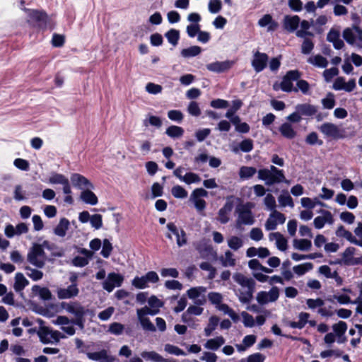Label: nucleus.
Listing matches in <instances>:
<instances>
[{"label":"nucleus","instance_id":"f257e3e1","mask_svg":"<svg viewBox=\"0 0 362 362\" xmlns=\"http://www.w3.org/2000/svg\"><path fill=\"white\" fill-rule=\"evenodd\" d=\"M48 245L49 243L46 240L42 245L34 243L28 253L27 260L37 268H42L47 259L43 247H48Z\"/></svg>","mask_w":362,"mask_h":362},{"label":"nucleus","instance_id":"f03ea898","mask_svg":"<svg viewBox=\"0 0 362 362\" xmlns=\"http://www.w3.org/2000/svg\"><path fill=\"white\" fill-rule=\"evenodd\" d=\"M300 74L296 70L289 71L282 79L281 87L282 90H293V83H296V86L299 90H308L309 88L308 83L305 80H299Z\"/></svg>","mask_w":362,"mask_h":362},{"label":"nucleus","instance_id":"7ed1b4c3","mask_svg":"<svg viewBox=\"0 0 362 362\" xmlns=\"http://www.w3.org/2000/svg\"><path fill=\"white\" fill-rule=\"evenodd\" d=\"M342 36L348 44L362 48V29L358 25L345 28Z\"/></svg>","mask_w":362,"mask_h":362},{"label":"nucleus","instance_id":"20e7f679","mask_svg":"<svg viewBox=\"0 0 362 362\" xmlns=\"http://www.w3.org/2000/svg\"><path fill=\"white\" fill-rule=\"evenodd\" d=\"M40 341L44 344L58 343L60 338H64L65 336L60 332L52 330L48 327L41 326L37 332Z\"/></svg>","mask_w":362,"mask_h":362},{"label":"nucleus","instance_id":"39448f33","mask_svg":"<svg viewBox=\"0 0 362 362\" xmlns=\"http://www.w3.org/2000/svg\"><path fill=\"white\" fill-rule=\"evenodd\" d=\"M319 130L329 139L337 140L345 137V130L331 122L322 124Z\"/></svg>","mask_w":362,"mask_h":362},{"label":"nucleus","instance_id":"423d86ee","mask_svg":"<svg viewBox=\"0 0 362 362\" xmlns=\"http://www.w3.org/2000/svg\"><path fill=\"white\" fill-rule=\"evenodd\" d=\"M238 214L236 225L240 227L241 225H252L255 222L254 216L250 209L245 205H239L235 209Z\"/></svg>","mask_w":362,"mask_h":362},{"label":"nucleus","instance_id":"0eeeda50","mask_svg":"<svg viewBox=\"0 0 362 362\" xmlns=\"http://www.w3.org/2000/svg\"><path fill=\"white\" fill-rule=\"evenodd\" d=\"M258 178L264 180L266 185L271 186L276 183L286 182L288 181L286 179L284 173L279 175L274 173H270L267 168L260 169L258 170Z\"/></svg>","mask_w":362,"mask_h":362},{"label":"nucleus","instance_id":"6e6552de","mask_svg":"<svg viewBox=\"0 0 362 362\" xmlns=\"http://www.w3.org/2000/svg\"><path fill=\"white\" fill-rule=\"evenodd\" d=\"M61 305L63 309L74 315L75 317L74 319L85 317L88 312L87 309H86L80 303L76 301L70 303L62 302Z\"/></svg>","mask_w":362,"mask_h":362},{"label":"nucleus","instance_id":"1a4fd4ad","mask_svg":"<svg viewBox=\"0 0 362 362\" xmlns=\"http://www.w3.org/2000/svg\"><path fill=\"white\" fill-rule=\"evenodd\" d=\"M206 288L204 286H198L191 288L187 291V296L193 300L194 303L198 305H204L206 302V298L203 293H206Z\"/></svg>","mask_w":362,"mask_h":362},{"label":"nucleus","instance_id":"9d476101","mask_svg":"<svg viewBox=\"0 0 362 362\" xmlns=\"http://www.w3.org/2000/svg\"><path fill=\"white\" fill-rule=\"evenodd\" d=\"M268 59L269 57L267 54L256 51L253 54L252 66L257 73L261 72L267 66Z\"/></svg>","mask_w":362,"mask_h":362},{"label":"nucleus","instance_id":"9b49d317","mask_svg":"<svg viewBox=\"0 0 362 362\" xmlns=\"http://www.w3.org/2000/svg\"><path fill=\"white\" fill-rule=\"evenodd\" d=\"M124 277L119 274L115 272L110 273L106 280L103 283V287L108 292H111L115 287H119L122 285Z\"/></svg>","mask_w":362,"mask_h":362},{"label":"nucleus","instance_id":"f8f14e48","mask_svg":"<svg viewBox=\"0 0 362 362\" xmlns=\"http://www.w3.org/2000/svg\"><path fill=\"white\" fill-rule=\"evenodd\" d=\"M279 296V288L274 286L269 292L260 291L257 295V300L261 305H264L269 302L276 301Z\"/></svg>","mask_w":362,"mask_h":362},{"label":"nucleus","instance_id":"ddd939ff","mask_svg":"<svg viewBox=\"0 0 362 362\" xmlns=\"http://www.w3.org/2000/svg\"><path fill=\"white\" fill-rule=\"evenodd\" d=\"M86 356L88 359L97 362H114L115 357L110 354V351L102 349L100 351L88 352Z\"/></svg>","mask_w":362,"mask_h":362},{"label":"nucleus","instance_id":"4468645a","mask_svg":"<svg viewBox=\"0 0 362 362\" xmlns=\"http://www.w3.org/2000/svg\"><path fill=\"white\" fill-rule=\"evenodd\" d=\"M22 9L28 12L29 22L36 23L40 26L46 24L47 16L45 12L37 10H30L26 8H22Z\"/></svg>","mask_w":362,"mask_h":362},{"label":"nucleus","instance_id":"2eb2a0df","mask_svg":"<svg viewBox=\"0 0 362 362\" xmlns=\"http://www.w3.org/2000/svg\"><path fill=\"white\" fill-rule=\"evenodd\" d=\"M201 305H192L189 306L187 310L182 315V320L185 323H189L193 321L192 315H200L204 310Z\"/></svg>","mask_w":362,"mask_h":362},{"label":"nucleus","instance_id":"dca6fc26","mask_svg":"<svg viewBox=\"0 0 362 362\" xmlns=\"http://www.w3.org/2000/svg\"><path fill=\"white\" fill-rule=\"evenodd\" d=\"M79 290L76 284H71L66 288H58L57 296L59 299H67L77 296Z\"/></svg>","mask_w":362,"mask_h":362},{"label":"nucleus","instance_id":"f3484780","mask_svg":"<svg viewBox=\"0 0 362 362\" xmlns=\"http://www.w3.org/2000/svg\"><path fill=\"white\" fill-rule=\"evenodd\" d=\"M71 181L74 186L78 187L80 189L93 188V184L87 178L78 173H74L71 175Z\"/></svg>","mask_w":362,"mask_h":362},{"label":"nucleus","instance_id":"a211bd4d","mask_svg":"<svg viewBox=\"0 0 362 362\" xmlns=\"http://www.w3.org/2000/svg\"><path fill=\"white\" fill-rule=\"evenodd\" d=\"M355 251H356V249L354 247H349L341 254L342 262H344V265L350 266V265L360 264V262H359L360 258H355L354 257Z\"/></svg>","mask_w":362,"mask_h":362},{"label":"nucleus","instance_id":"6ab92c4d","mask_svg":"<svg viewBox=\"0 0 362 362\" xmlns=\"http://www.w3.org/2000/svg\"><path fill=\"white\" fill-rule=\"evenodd\" d=\"M233 65V62L230 61L224 62H215L206 65V68L209 71L221 73L228 70Z\"/></svg>","mask_w":362,"mask_h":362},{"label":"nucleus","instance_id":"aec40b11","mask_svg":"<svg viewBox=\"0 0 362 362\" xmlns=\"http://www.w3.org/2000/svg\"><path fill=\"white\" fill-rule=\"evenodd\" d=\"M234 281L247 289L255 288V281L252 278H248L241 273H236L233 276Z\"/></svg>","mask_w":362,"mask_h":362},{"label":"nucleus","instance_id":"412c9836","mask_svg":"<svg viewBox=\"0 0 362 362\" xmlns=\"http://www.w3.org/2000/svg\"><path fill=\"white\" fill-rule=\"evenodd\" d=\"M258 25L260 27H267V31L272 32L276 30L279 24L276 21H274L272 16L269 14L264 15L258 21Z\"/></svg>","mask_w":362,"mask_h":362},{"label":"nucleus","instance_id":"4be33fe9","mask_svg":"<svg viewBox=\"0 0 362 362\" xmlns=\"http://www.w3.org/2000/svg\"><path fill=\"white\" fill-rule=\"evenodd\" d=\"M300 23V18L298 16H286L284 19V28L292 33L295 31L298 27Z\"/></svg>","mask_w":362,"mask_h":362},{"label":"nucleus","instance_id":"5701e85b","mask_svg":"<svg viewBox=\"0 0 362 362\" xmlns=\"http://www.w3.org/2000/svg\"><path fill=\"white\" fill-rule=\"evenodd\" d=\"M336 235L338 237H343L349 240L350 243H354L357 245L362 246V243L358 240L351 232L346 230L343 226H340L337 231Z\"/></svg>","mask_w":362,"mask_h":362},{"label":"nucleus","instance_id":"b1692460","mask_svg":"<svg viewBox=\"0 0 362 362\" xmlns=\"http://www.w3.org/2000/svg\"><path fill=\"white\" fill-rule=\"evenodd\" d=\"M269 238L271 241L276 240V245L279 250L285 251L287 249V240L280 233H271Z\"/></svg>","mask_w":362,"mask_h":362},{"label":"nucleus","instance_id":"393cba45","mask_svg":"<svg viewBox=\"0 0 362 362\" xmlns=\"http://www.w3.org/2000/svg\"><path fill=\"white\" fill-rule=\"evenodd\" d=\"M28 284L29 281L25 279L23 274L17 273L16 274L13 288L16 292L21 293V296H23L22 291L28 285Z\"/></svg>","mask_w":362,"mask_h":362},{"label":"nucleus","instance_id":"a878e982","mask_svg":"<svg viewBox=\"0 0 362 362\" xmlns=\"http://www.w3.org/2000/svg\"><path fill=\"white\" fill-rule=\"evenodd\" d=\"M308 62L319 68H325L328 65V61L327 59L320 54L310 57L308 59Z\"/></svg>","mask_w":362,"mask_h":362},{"label":"nucleus","instance_id":"bb28decb","mask_svg":"<svg viewBox=\"0 0 362 362\" xmlns=\"http://www.w3.org/2000/svg\"><path fill=\"white\" fill-rule=\"evenodd\" d=\"M69 221L65 218L60 219L59 224L56 226L54 230L55 235L59 237H64L66 233V230L69 228Z\"/></svg>","mask_w":362,"mask_h":362},{"label":"nucleus","instance_id":"cd10ccee","mask_svg":"<svg viewBox=\"0 0 362 362\" xmlns=\"http://www.w3.org/2000/svg\"><path fill=\"white\" fill-rule=\"evenodd\" d=\"M225 344V339L222 336L209 339L204 344V347L211 350H217Z\"/></svg>","mask_w":362,"mask_h":362},{"label":"nucleus","instance_id":"c85d7f7f","mask_svg":"<svg viewBox=\"0 0 362 362\" xmlns=\"http://www.w3.org/2000/svg\"><path fill=\"white\" fill-rule=\"evenodd\" d=\"M278 202L281 206L285 207L288 206L291 208L294 206L293 201L287 190H283L278 197Z\"/></svg>","mask_w":362,"mask_h":362},{"label":"nucleus","instance_id":"c756f323","mask_svg":"<svg viewBox=\"0 0 362 362\" xmlns=\"http://www.w3.org/2000/svg\"><path fill=\"white\" fill-rule=\"evenodd\" d=\"M81 199L86 204L91 205H95L98 203V197L90 189H86L81 192Z\"/></svg>","mask_w":362,"mask_h":362},{"label":"nucleus","instance_id":"7c9ffc66","mask_svg":"<svg viewBox=\"0 0 362 362\" xmlns=\"http://www.w3.org/2000/svg\"><path fill=\"white\" fill-rule=\"evenodd\" d=\"M296 109L298 113L306 116H311L317 112L315 107L310 104L298 105Z\"/></svg>","mask_w":362,"mask_h":362},{"label":"nucleus","instance_id":"2f4dec72","mask_svg":"<svg viewBox=\"0 0 362 362\" xmlns=\"http://www.w3.org/2000/svg\"><path fill=\"white\" fill-rule=\"evenodd\" d=\"M293 245L295 249L302 251H308L310 250L312 243L308 239H294L293 241Z\"/></svg>","mask_w":362,"mask_h":362},{"label":"nucleus","instance_id":"473e14b6","mask_svg":"<svg viewBox=\"0 0 362 362\" xmlns=\"http://www.w3.org/2000/svg\"><path fill=\"white\" fill-rule=\"evenodd\" d=\"M141 356L146 359L150 360L154 362H170L168 359H165L163 356H161L160 354L156 353V351H143L141 354Z\"/></svg>","mask_w":362,"mask_h":362},{"label":"nucleus","instance_id":"72a5a7b5","mask_svg":"<svg viewBox=\"0 0 362 362\" xmlns=\"http://www.w3.org/2000/svg\"><path fill=\"white\" fill-rule=\"evenodd\" d=\"M137 318L144 331L151 332L156 331V327L151 322L150 319L148 317L142 316V315H137Z\"/></svg>","mask_w":362,"mask_h":362},{"label":"nucleus","instance_id":"f704fd0d","mask_svg":"<svg viewBox=\"0 0 362 362\" xmlns=\"http://www.w3.org/2000/svg\"><path fill=\"white\" fill-rule=\"evenodd\" d=\"M219 260L223 267H234L235 265L233 254L230 250L226 251L224 255H221L219 257Z\"/></svg>","mask_w":362,"mask_h":362},{"label":"nucleus","instance_id":"c9c22d12","mask_svg":"<svg viewBox=\"0 0 362 362\" xmlns=\"http://www.w3.org/2000/svg\"><path fill=\"white\" fill-rule=\"evenodd\" d=\"M201 52L202 48L199 46L194 45L186 49H183L181 51V55L185 58H189L199 55Z\"/></svg>","mask_w":362,"mask_h":362},{"label":"nucleus","instance_id":"e433bc0d","mask_svg":"<svg viewBox=\"0 0 362 362\" xmlns=\"http://www.w3.org/2000/svg\"><path fill=\"white\" fill-rule=\"evenodd\" d=\"M281 134L287 139H291L295 137L296 132L289 123H284L279 129Z\"/></svg>","mask_w":362,"mask_h":362},{"label":"nucleus","instance_id":"4c0bfd02","mask_svg":"<svg viewBox=\"0 0 362 362\" xmlns=\"http://www.w3.org/2000/svg\"><path fill=\"white\" fill-rule=\"evenodd\" d=\"M165 36L169 43L175 47L178 43V40L180 39V32L175 29H170L165 33Z\"/></svg>","mask_w":362,"mask_h":362},{"label":"nucleus","instance_id":"58836bf2","mask_svg":"<svg viewBox=\"0 0 362 362\" xmlns=\"http://www.w3.org/2000/svg\"><path fill=\"white\" fill-rule=\"evenodd\" d=\"M219 322V318L216 316H211L209 320L207 327L204 329L205 335L209 337L212 332L215 330Z\"/></svg>","mask_w":362,"mask_h":362},{"label":"nucleus","instance_id":"ea45409f","mask_svg":"<svg viewBox=\"0 0 362 362\" xmlns=\"http://www.w3.org/2000/svg\"><path fill=\"white\" fill-rule=\"evenodd\" d=\"M165 133L171 138H179L183 135L184 130L180 127L173 125L166 129Z\"/></svg>","mask_w":362,"mask_h":362},{"label":"nucleus","instance_id":"a19ab883","mask_svg":"<svg viewBox=\"0 0 362 362\" xmlns=\"http://www.w3.org/2000/svg\"><path fill=\"white\" fill-rule=\"evenodd\" d=\"M228 245L230 249L238 250L243 247V240L240 238L233 235L228 240Z\"/></svg>","mask_w":362,"mask_h":362},{"label":"nucleus","instance_id":"79ce46f5","mask_svg":"<svg viewBox=\"0 0 362 362\" xmlns=\"http://www.w3.org/2000/svg\"><path fill=\"white\" fill-rule=\"evenodd\" d=\"M313 268V264L310 262H307L303 264L293 267V272L298 276L303 275L305 272L311 270Z\"/></svg>","mask_w":362,"mask_h":362},{"label":"nucleus","instance_id":"37998d69","mask_svg":"<svg viewBox=\"0 0 362 362\" xmlns=\"http://www.w3.org/2000/svg\"><path fill=\"white\" fill-rule=\"evenodd\" d=\"M149 124L160 128L162 126V120L158 117L149 115L148 118L144 120V125L147 127Z\"/></svg>","mask_w":362,"mask_h":362},{"label":"nucleus","instance_id":"c03bdc74","mask_svg":"<svg viewBox=\"0 0 362 362\" xmlns=\"http://www.w3.org/2000/svg\"><path fill=\"white\" fill-rule=\"evenodd\" d=\"M68 178L66 177L64 175L53 173L49 178V182L50 184H61L63 185L66 183Z\"/></svg>","mask_w":362,"mask_h":362},{"label":"nucleus","instance_id":"a18cd8bd","mask_svg":"<svg viewBox=\"0 0 362 362\" xmlns=\"http://www.w3.org/2000/svg\"><path fill=\"white\" fill-rule=\"evenodd\" d=\"M171 193L175 198L185 199L187 197V192L182 186H174L171 189Z\"/></svg>","mask_w":362,"mask_h":362},{"label":"nucleus","instance_id":"49530a36","mask_svg":"<svg viewBox=\"0 0 362 362\" xmlns=\"http://www.w3.org/2000/svg\"><path fill=\"white\" fill-rule=\"evenodd\" d=\"M332 327L336 336L344 335L347 329V325L344 321H339L334 324Z\"/></svg>","mask_w":362,"mask_h":362},{"label":"nucleus","instance_id":"de8ad7c7","mask_svg":"<svg viewBox=\"0 0 362 362\" xmlns=\"http://www.w3.org/2000/svg\"><path fill=\"white\" fill-rule=\"evenodd\" d=\"M256 172V168L253 167L243 166L240 170L239 175L241 178H250L252 177Z\"/></svg>","mask_w":362,"mask_h":362},{"label":"nucleus","instance_id":"09e8293b","mask_svg":"<svg viewBox=\"0 0 362 362\" xmlns=\"http://www.w3.org/2000/svg\"><path fill=\"white\" fill-rule=\"evenodd\" d=\"M255 292V288H249L245 291H242L239 296V300L240 302L243 303H249L252 298H253V293Z\"/></svg>","mask_w":362,"mask_h":362},{"label":"nucleus","instance_id":"8fccbe9b","mask_svg":"<svg viewBox=\"0 0 362 362\" xmlns=\"http://www.w3.org/2000/svg\"><path fill=\"white\" fill-rule=\"evenodd\" d=\"M264 203L267 207V209L272 212L274 210H276L275 208L276 206V199L274 197L272 194H267L264 199Z\"/></svg>","mask_w":362,"mask_h":362},{"label":"nucleus","instance_id":"3c124183","mask_svg":"<svg viewBox=\"0 0 362 362\" xmlns=\"http://www.w3.org/2000/svg\"><path fill=\"white\" fill-rule=\"evenodd\" d=\"M222 8V4L221 0H210L208 4V8L210 13H217Z\"/></svg>","mask_w":362,"mask_h":362},{"label":"nucleus","instance_id":"603ef678","mask_svg":"<svg viewBox=\"0 0 362 362\" xmlns=\"http://www.w3.org/2000/svg\"><path fill=\"white\" fill-rule=\"evenodd\" d=\"M314 48V43L311 40L304 39L301 45V52L304 54H310Z\"/></svg>","mask_w":362,"mask_h":362},{"label":"nucleus","instance_id":"864d4df0","mask_svg":"<svg viewBox=\"0 0 362 362\" xmlns=\"http://www.w3.org/2000/svg\"><path fill=\"white\" fill-rule=\"evenodd\" d=\"M159 312V310L148 306L136 310L137 315L146 316L147 315H155Z\"/></svg>","mask_w":362,"mask_h":362},{"label":"nucleus","instance_id":"5fc2aeb1","mask_svg":"<svg viewBox=\"0 0 362 362\" xmlns=\"http://www.w3.org/2000/svg\"><path fill=\"white\" fill-rule=\"evenodd\" d=\"M25 269L29 271V272L27 273V275L34 281L40 280L43 276V273L41 271L32 269L28 266L25 267Z\"/></svg>","mask_w":362,"mask_h":362},{"label":"nucleus","instance_id":"6e6d98bb","mask_svg":"<svg viewBox=\"0 0 362 362\" xmlns=\"http://www.w3.org/2000/svg\"><path fill=\"white\" fill-rule=\"evenodd\" d=\"M235 200H238V199L235 198L233 196L227 197L226 202L221 209L230 214L234 207Z\"/></svg>","mask_w":362,"mask_h":362},{"label":"nucleus","instance_id":"4d7b16f0","mask_svg":"<svg viewBox=\"0 0 362 362\" xmlns=\"http://www.w3.org/2000/svg\"><path fill=\"white\" fill-rule=\"evenodd\" d=\"M112 245L111 243L109 241V240L105 239L103 240L101 255H103V257L108 258L112 252Z\"/></svg>","mask_w":362,"mask_h":362},{"label":"nucleus","instance_id":"13d9d810","mask_svg":"<svg viewBox=\"0 0 362 362\" xmlns=\"http://www.w3.org/2000/svg\"><path fill=\"white\" fill-rule=\"evenodd\" d=\"M339 74V69L337 67H332L325 69L323 72V76L326 81H330L334 76Z\"/></svg>","mask_w":362,"mask_h":362},{"label":"nucleus","instance_id":"bf43d9fd","mask_svg":"<svg viewBox=\"0 0 362 362\" xmlns=\"http://www.w3.org/2000/svg\"><path fill=\"white\" fill-rule=\"evenodd\" d=\"M200 177L194 173H188L185 175H184L182 181L185 183L189 185L191 183H195L200 182Z\"/></svg>","mask_w":362,"mask_h":362},{"label":"nucleus","instance_id":"052dcab7","mask_svg":"<svg viewBox=\"0 0 362 362\" xmlns=\"http://www.w3.org/2000/svg\"><path fill=\"white\" fill-rule=\"evenodd\" d=\"M209 300L214 305H218L223 300V296L220 293L210 292L208 294Z\"/></svg>","mask_w":362,"mask_h":362},{"label":"nucleus","instance_id":"680f3d73","mask_svg":"<svg viewBox=\"0 0 362 362\" xmlns=\"http://www.w3.org/2000/svg\"><path fill=\"white\" fill-rule=\"evenodd\" d=\"M200 30V25L199 23H192L187 26L186 31L189 37H195Z\"/></svg>","mask_w":362,"mask_h":362},{"label":"nucleus","instance_id":"e2e57ef3","mask_svg":"<svg viewBox=\"0 0 362 362\" xmlns=\"http://www.w3.org/2000/svg\"><path fill=\"white\" fill-rule=\"evenodd\" d=\"M208 192L203 188L195 189L191 194L189 199H202L201 197H206Z\"/></svg>","mask_w":362,"mask_h":362},{"label":"nucleus","instance_id":"0e129e2a","mask_svg":"<svg viewBox=\"0 0 362 362\" xmlns=\"http://www.w3.org/2000/svg\"><path fill=\"white\" fill-rule=\"evenodd\" d=\"M164 349L166 352H168L170 354L176 355V356L185 354V352L182 349H180L179 347L172 345V344H165Z\"/></svg>","mask_w":362,"mask_h":362},{"label":"nucleus","instance_id":"69168bd1","mask_svg":"<svg viewBox=\"0 0 362 362\" xmlns=\"http://www.w3.org/2000/svg\"><path fill=\"white\" fill-rule=\"evenodd\" d=\"M124 327L123 325L119 322H113L110 325L108 331L112 334L119 335L121 334L124 331Z\"/></svg>","mask_w":362,"mask_h":362},{"label":"nucleus","instance_id":"338daca9","mask_svg":"<svg viewBox=\"0 0 362 362\" xmlns=\"http://www.w3.org/2000/svg\"><path fill=\"white\" fill-rule=\"evenodd\" d=\"M239 146L242 151L250 152L253 148V141L250 139H246L240 143Z\"/></svg>","mask_w":362,"mask_h":362},{"label":"nucleus","instance_id":"774afa93","mask_svg":"<svg viewBox=\"0 0 362 362\" xmlns=\"http://www.w3.org/2000/svg\"><path fill=\"white\" fill-rule=\"evenodd\" d=\"M132 285L137 288L143 289L148 287V284L146 282L144 276L141 277H135L132 281Z\"/></svg>","mask_w":362,"mask_h":362}]
</instances>
